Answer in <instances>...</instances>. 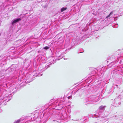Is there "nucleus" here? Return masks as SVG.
I'll return each instance as SVG.
<instances>
[{
  "mask_svg": "<svg viewBox=\"0 0 123 123\" xmlns=\"http://www.w3.org/2000/svg\"><path fill=\"white\" fill-rule=\"evenodd\" d=\"M20 122V120L19 119L15 121L14 123H19Z\"/></svg>",
  "mask_w": 123,
  "mask_h": 123,
  "instance_id": "4",
  "label": "nucleus"
},
{
  "mask_svg": "<svg viewBox=\"0 0 123 123\" xmlns=\"http://www.w3.org/2000/svg\"><path fill=\"white\" fill-rule=\"evenodd\" d=\"M112 13H113V11H112L107 16V17H106V18H108L109 17H110L111 15L112 14Z\"/></svg>",
  "mask_w": 123,
  "mask_h": 123,
  "instance_id": "3",
  "label": "nucleus"
},
{
  "mask_svg": "<svg viewBox=\"0 0 123 123\" xmlns=\"http://www.w3.org/2000/svg\"><path fill=\"white\" fill-rule=\"evenodd\" d=\"M21 19L20 18H17L16 19L14 20L12 23V24L13 25L14 23L20 21Z\"/></svg>",
  "mask_w": 123,
  "mask_h": 123,
  "instance_id": "1",
  "label": "nucleus"
},
{
  "mask_svg": "<svg viewBox=\"0 0 123 123\" xmlns=\"http://www.w3.org/2000/svg\"><path fill=\"white\" fill-rule=\"evenodd\" d=\"M71 98V96H69L68 97V99H69L70 98Z\"/></svg>",
  "mask_w": 123,
  "mask_h": 123,
  "instance_id": "6",
  "label": "nucleus"
},
{
  "mask_svg": "<svg viewBox=\"0 0 123 123\" xmlns=\"http://www.w3.org/2000/svg\"><path fill=\"white\" fill-rule=\"evenodd\" d=\"M49 47H48L46 46L44 48V49H45L46 50H47V49H49Z\"/></svg>",
  "mask_w": 123,
  "mask_h": 123,
  "instance_id": "5",
  "label": "nucleus"
},
{
  "mask_svg": "<svg viewBox=\"0 0 123 123\" xmlns=\"http://www.w3.org/2000/svg\"><path fill=\"white\" fill-rule=\"evenodd\" d=\"M67 9V7H63L62 8L61 10V12H63L64 11L66 10Z\"/></svg>",
  "mask_w": 123,
  "mask_h": 123,
  "instance_id": "2",
  "label": "nucleus"
}]
</instances>
